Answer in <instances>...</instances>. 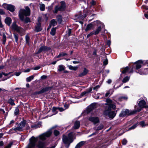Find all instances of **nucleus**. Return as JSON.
I'll list each match as a JSON object with an SVG mask.
<instances>
[{
	"label": "nucleus",
	"instance_id": "nucleus-17",
	"mask_svg": "<svg viewBox=\"0 0 148 148\" xmlns=\"http://www.w3.org/2000/svg\"><path fill=\"white\" fill-rule=\"evenodd\" d=\"M103 127V125L102 124H100L99 126L97 127H96L94 128L95 130L96 131L99 130H102Z\"/></svg>",
	"mask_w": 148,
	"mask_h": 148
},
{
	"label": "nucleus",
	"instance_id": "nucleus-20",
	"mask_svg": "<svg viewBox=\"0 0 148 148\" xmlns=\"http://www.w3.org/2000/svg\"><path fill=\"white\" fill-rule=\"evenodd\" d=\"M92 27V25L91 23H90L87 25L86 28L85 29V31H87L90 30Z\"/></svg>",
	"mask_w": 148,
	"mask_h": 148
},
{
	"label": "nucleus",
	"instance_id": "nucleus-11",
	"mask_svg": "<svg viewBox=\"0 0 148 148\" xmlns=\"http://www.w3.org/2000/svg\"><path fill=\"white\" fill-rule=\"evenodd\" d=\"M25 125V121L23 120L21 121L18 125L19 131H22L23 130V128Z\"/></svg>",
	"mask_w": 148,
	"mask_h": 148
},
{
	"label": "nucleus",
	"instance_id": "nucleus-36",
	"mask_svg": "<svg viewBox=\"0 0 148 148\" xmlns=\"http://www.w3.org/2000/svg\"><path fill=\"white\" fill-rule=\"evenodd\" d=\"M3 43L4 44L6 41V36L4 33H3Z\"/></svg>",
	"mask_w": 148,
	"mask_h": 148
},
{
	"label": "nucleus",
	"instance_id": "nucleus-38",
	"mask_svg": "<svg viewBox=\"0 0 148 148\" xmlns=\"http://www.w3.org/2000/svg\"><path fill=\"white\" fill-rule=\"evenodd\" d=\"M60 134V132L59 131L55 130L54 131V134L55 136H57L58 135Z\"/></svg>",
	"mask_w": 148,
	"mask_h": 148
},
{
	"label": "nucleus",
	"instance_id": "nucleus-14",
	"mask_svg": "<svg viewBox=\"0 0 148 148\" xmlns=\"http://www.w3.org/2000/svg\"><path fill=\"white\" fill-rule=\"evenodd\" d=\"M50 49V48L49 47H47L44 46H42L40 48L37 52V53H40L43 51L48 50Z\"/></svg>",
	"mask_w": 148,
	"mask_h": 148
},
{
	"label": "nucleus",
	"instance_id": "nucleus-47",
	"mask_svg": "<svg viewBox=\"0 0 148 148\" xmlns=\"http://www.w3.org/2000/svg\"><path fill=\"white\" fill-rule=\"evenodd\" d=\"M25 22L27 23L30 21V20L29 18L26 17L24 20Z\"/></svg>",
	"mask_w": 148,
	"mask_h": 148
},
{
	"label": "nucleus",
	"instance_id": "nucleus-58",
	"mask_svg": "<svg viewBox=\"0 0 148 148\" xmlns=\"http://www.w3.org/2000/svg\"><path fill=\"white\" fill-rule=\"evenodd\" d=\"M64 107L65 108V109H66L68 108L69 105L68 104H66L64 105Z\"/></svg>",
	"mask_w": 148,
	"mask_h": 148
},
{
	"label": "nucleus",
	"instance_id": "nucleus-54",
	"mask_svg": "<svg viewBox=\"0 0 148 148\" xmlns=\"http://www.w3.org/2000/svg\"><path fill=\"white\" fill-rule=\"evenodd\" d=\"M58 109V108L55 107H53L52 108V111L53 112H55Z\"/></svg>",
	"mask_w": 148,
	"mask_h": 148
},
{
	"label": "nucleus",
	"instance_id": "nucleus-40",
	"mask_svg": "<svg viewBox=\"0 0 148 148\" xmlns=\"http://www.w3.org/2000/svg\"><path fill=\"white\" fill-rule=\"evenodd\" d=\"M67 54L66 53H60L59 55L58 56L57 58H59L60 56H64L66 55H67Z\"/></svg>",
	"mask_w": 148,
	"mask_h": 148
},
{
	"label": "nucleus",
	"instance_id": "nucleus-39",
	"mask_svg": "<svg viewBox=\"0 0 148 148\" xmlns=\"http://www.w3.org/2000/svg\"><path fill=\"white\" fill-rule=\"evenodd\" d=\"M128 70V67L126 66L125 68L122 71L123 73H126Z\"/></svg>",
	"mask_w": 148,
	"mask_h": 148
},
{
	"label": "nucleus",
	"instance_id": "nucleus-37",
	"mask_svg": "<svg viewBox=\"0 0 148 148\" xmlns=\"http://www.w3.org/2000/svg\"><path fill=\"white\" fill-rule=\"evenodd\" d=\"M64 69V68L62 65H59V66L58 71H62Z\"/></svg>",
	"mask_w": 148,
	"mask_h": 148
},
{
	"label": "nucleus",
	"instance_id": "nucleus-32",
	"mask_svg": "<svg viewBox=\"0 0 148 148\" xmlns=\"http://www.w3.org/2000/svg\"><path fill=\"white\" fill-rule=\"evenodd\" d=\"M8 102L12 105H15L14 100L11 98L9 99Z\"/></svg>",
	"mask_w": 148,
	"mask_h": 148
},
{
	"label": "nucleus",
	"instance_id": "nucleus-19",
	"mask_svg": "<svg viewBox=\"0 0 148 148\" xmlns=\"http://www.w3.org/2000/svg\"><path fill=\"white\" fill-rule=\"evenodd\" d=\"M80 122L79 121H76L75 122V129H78L80 126Z\"/></svg>",
	"mask_w": 148,
	"mask_h": 148
},
{
	"label": "nucleus",
	"instance_id": "nucleus-4",
	"mask_svg": "<svg viewBox=\"0 0 148 148\" xmlns=\"http://www.w3.org/2000/svg\"><path fill=\"white\" fill-rule=\"evenodd\" d=\"M139 108H138L136 106L135 107V110L136 112H140L141 109L143 108H148V106L146 105V102L144 100H141L138 103Z\"/></svg>",
	"mask_w": 148,
	"mask_h": 148
},
{
	"label": "nucleus",
	"instance_id": "nucleus-42",
	"mask_svg": "<svg viewBox=\"0 0 148 148\" xmlns=\"http://www.w3.org/2000/svg\"><path fill=\"white\" fill-rule=\"evenodd\" d=\"M26 41L27 43L29 44V36L27 35L25 36Z\"/></svg>",
	"mask_w": 148,
	"mask_h": 148
},
{
	"label": "nucleus",
	"instance_id": "nucleus-33",
	"mask_svg": "<svg viewBox=\"0 0 148 148\" xmlns=\"http://www.w3.org/2000/svg\"><path fill=\"white\" fill-rule=\"evenodd\" d=\"M45 8V5L43 4H41L40 5V9L41 11H44Z\"/></svg>",
	"mask_w": 148,
	"mask_h": 148
},
{
	"label": "nucleus",
	"instance_id": "nucleus-5",
	"mask_svg": "<svg viewBox=\"0 0 148 148\" xmlns=\"http://www.w3.org/2000/svg\"><path fill=\"white\" fill-rule=\"evenodd\" d=\"M12 28L17 32L21 36L25 34L24 30L20 27H18L15 22L13 23Z\"/></svg>",
	"mask_w": 148,
	"mask_h": 148
},
{
	"label": "nucleus",
	"instance_id": "nucleus-18",
	"mask_svg": "<svg viewBox=\"0 0 148 148\" xmlns=\"http://www.w3.org/2000/svg\"><path fill=\"white\" fill-rule=\"evenodd\" d=\"M101 29V27L100 26L98 27L95 30L93 31V32L94 34H98Z\"/></svg>",
	"mask_w": 148,
	"mask_h": 148
},
{
	"label": "nucleus",
	"instance_id": "nucleus-48",
	"mask_svg": "<svg viewBox=\"0 0 148 148\" xmlns=\"http://www.w3.org/2000/svg\"><path fill=\"white\" fill-rule=\"evenodd\" d=\"M108 60L107 59L105 60L103 62V64L104 65H106L108 64Z\"/></svg>",
	"mask_w": 148,
	"mask_h": 148
},
{
	"label": "nucleus",
	"instance_id": "nucleus-24",
	"mask_svg": "<svg viewBox=\"0 0 148 148\" xmlns=\"http://www.w3.org/2000/svg\"><path fill=\"white\" fill-rule=\"evenodd\" d=\"M130 77L128 76H126L123 79L122 82L123 83H125L129 81Z\"/></svg>",
	"mask_w": 148,
	"mask_h": 148
},
{
	"label": "nucleus",
	"instance_id": "nucleus-29",
	"mask_svg": "<svg viewBox=\"0 0 148 148\" xmlns=\"http://www.w3.org/2000/svg\"><path fill=\"white\" fill-rule=\"evenodd\" d=\"M57 19L59 23H61L62 21V17L61 16H58L57 17Z\"/></svg>",
	"mask_w": 148,
	"mask_h": 148
},
{
	"label": "nucleus",
	"instance_id": "nucleus-57",
	"mask_svg": "<svg viewBox=\"0 0 148 148\" xmlns=\"http://www.w3.org/2000/svg\"><path fill=\"white\" fill-rule=\"evenodd\" d=\"M143 9H145L146 10H148V6L145 5H143L142 6Z\"/></svg>",
	"mask_w": 148,
	"mask_h": 148
},
{
	"label": "nucleus",
	"instance_id": "nucleus-23",
	"mask_svg": "<svg viewBox=\"0 0 148 148\" xmlns=\"http://www.w3.org/2000/svg\"><path fill=\"white\" fill-rule=\"evenodd\" d=\"M84 144V142L83 141L80 142L77 145L75 148H79L80 147L82 146Z\"/></svg>",
	"mask_w": 148,
	"mask_h": 148
},
{
	"label": "nucleus",
	"instance_id": "nucleus-16",
	"mask_svg": "<svg viewBox=\"0 0 148 148\" xmlns=\"http://www.w3.org/2000/svg\"><path fill=\"white\" fill-rule=\"evenodd\" d=\"M5 21L6 24L10 26L12 22V19L10 18L7 17L5 18Z\"/></svg>",
	"mask_w": 148,
	"mask_h": 148
},
{
	"label": "nucleus",
	"instance_id": "nucleus-50",
	"mask_svg": "<svg viewBox=\"0 0 148 148\" xmlns=\"http://www.w3.org/2000/svg\"><path fill=\"white\" fill-rule=\"evenodd\" d=\"M12 145V143H10L6 147V148H10Z\"/></svg>",
	"mask_w": 148,
	"mask_h": 148
},
{
	"label": "nucleus",
	"instance_id": "nucleus-3",
	"mask_svg": "<svg viewBox=\"0 0 148 148\" xmlns=\"http://www.w3.org/2000/svg\"><path fill=\"white\" fill-rule=\"evenodd\" d=\"M30 9L28 7L25 8V9H21L19 12V17L22 21L24 20V16H29L30 15Z\"/></svg>",
	"mask_w": 148,
	"mask_h": 148
},
{
	"label": "nucleus",
	"instance_id": "nucleus-35",
	"mask_svg": "<svg viewBox=\"0 0 148 148\" xmlns=\"http://www.w3.org/2000/svg\"><path fill=\"white\" fill-rule=\"evenodd\" d=\"M140 125L142 127H145L146 125H147V123H145L144 121H142L140 123Z\"/></svg>",
	"mask_w": 148,
	"mask_h": 148
},
{
	"label": "nucleus",
	"instance_id": "nucleus-7",
	"mask_svg": "<svg viewBox=\"0 0 148 148\" xmlns=\"http://www.w3.org/2000/svg\"><path fill=\"white\" fill-rule=\"evenodd\" d=\"M3 8L6 9L11 12H13L14 10L15 7L12 5L3 3L2 5Z\"/></svg>",
	"mask_w": 148,
	"mask_h": 148
},
{
	"label": "nucleus",
	"instance_id": "nucleus-62",
	"mask_svg": "<svg viewBox=\"0 0 148 148\" xmlns=\"http://www.w3.org/2000/svg\"><path fill=\"white\" fill-rule=\"evenodd\" d=\"M111 82H112V80L110 79H109L107 81V83L109 84L111 83Z\"/></svg>",
	"mask_w": 148,
	"mask_h": 148
},
{
	"label": "nucleus",
	"instance_id": "nucleus-64",
	"mask_svg": "<svg viewBox=\"0 0 148 148\" xmlns=\"http://www.w3.org/2000/svg\"><path fill=\"white\" fill-rule=\"evenodd\" d=\"M145 16L146 18H147V19H148V14H145Z\"/></svg>",
	"mask_w": 148,
	"mask_h": 148
},
{
	"label": "nucleus",
	"instance_id": "nucleus-27",
	"mask_svg": "<svg viewBox=\"0 0 148 148\" xmlns=\"http://www.w3.org/2000/svg\"><path fill=\"white\" fill-rule=\"evenodd\" d=\"M56 27H55L51 29V31L50 32V33L52 36H54L55 35L56 32Z\"/></svg>",
	"mask_w": 148,
	"mask_h": 148
},
{
	"label": "nucleus",
	"instance_id": "nucleus-6",
	"mask_svg": "<svg viewBox=\"0 0 148 148\" xmlns=\"http://www.w3.org/2000/svg\"><path fill=\"white\" fill-rule=\"evenodd\" d=\"M61 5L59 7L58 6L55 7L54 10V13H57L58 11H62L65 10V4L64 1H62L60 2Z\"/></svg>",
	"mask_w": 148,
	"mask_h": 148
},
{
	"label": "nucleus",
	"instance_id": "nucleus-44",
	"mask_svg": "<svg viewBox=\"0 0 148 148\" xmlns=\"http://www.w3.org/2000/svg\"><path fill=\"white\" fill-rule=\"evenodd\" d=\"M136 126H137L136 124L134 125L133 126H132L130 127L129 128V130H132V129H134L136 127Z\"/></svg>",
	"mask_w": 148,
	"mask_h": 148
},
{
	"label": "nucleus",
	"instance_id": "nucleus-10",
	"mask_svg": "<svg viewBox=\"0 0 148 148\" xmlns=\"http://www.w3.org/2000/svg\"><path fill=\"white\" fill-rule=\"evenodd\" d=\"M51 89V88L49 87H46L45 88H43L39 91H37L35 92L34 94H40L49 90Z\"/></svg>",
	"mask_w": 148,
	"mask_h": 148
},
{
	"label": "nucleus",
	"instance_id": "nucleus-2",
	"mask_svg": "<svg viewBox=\"0 0 148 148\" xmlns=\"http://www.w3.org/2000/svg\"><path fill=\"white\" fill-rule=\"evenodd\" d=\"M73 136L74 133L73 132L70 133L67 136L63 135V142L66 148H68L70 144L73 142Z\"/></svg>",
	"mask_w": 148,
	"mask_h": 148
},
{
	"label": "nucleus",
	"instance_id": "nucleus-13",
	"mask_svg": "<svg viewBox=\"0 0 148 148\" xmlns=\"http://www.w3.org/2000/svg\"><path fill=\"white\" fill-rule=\"evenodd\" d=\"M143 63V61L141 60H139L135 63V64H136V69L138 70L140 69L142 66L141 64Z\"/></svg>",
	"mask_w": 148,
	"mask_h": 148
},
{
	"label": "nucleus",
	"instance_id": "nucleus-21",
	"mask_svg": "<svg viewBox=\"0 0 148 148\" xmlns=\"http://www.w3.org/2000/svg\"><path fill=\"white\" fill-rule=\"evenodd\" d=\"M57 23L55 19H52L51 21L50 26H54L57 25Z\"/></svg>",
	"mask_w": 148,
	"mask_h": 148
},
{
	"label": "nucleus",
	"instance_id": "nucleus-15",
	"mask_svg": "<svg viewBox=\"0 0 148 148\" xmlns=\"http://www.w3.org/2000/svg\"><path fill=\"white\" fill-rule=\"evenodd\" d=\"M88 69L85 68H84L83 71L79 75V76L80 77H82L88 73Z\"/></svg>",
	"mask_w": 148,
	"mask_h": 148
},
{
	"label": "nucleus",
	"instance_id": "nucleus-31",
	"mask_svg": "<svg viewBox=\"0 0 148 148\" xmlns=\"http://www.w3.org/2000/svg\"><path fill=\"white\" fill-rule=\"evenodd\" d=\"M75 17L76 18H77V19H79V20L81 19H83L84 18L81 15V14H80L79 15V16L78 15H76Z\"/></svg>",
	"mask_w": 148,
	"mask_h": 148
},
{
	"label": "nucleus",
	"instance_id": "nucleus-52",
	"mask_svg": "<svg viewBox=\"0 0 148 148\" xmlns=\"http://www.w3.org/2000/svg\"><path fill=\"white\" fill-rule=\"evenodd\" d=\"M93 34H94L93 31L90 33V34H88V35H87V37L88 38V37H89L90 36H92V35H93Z\"/></svg>",
	"mask_w": 148,
	"mask_h": 148
},
{
	"label": "nucleus",
	"instance_id": "nucleus-9",
	"mask_svg": "<svg viewBox=\"0 0 148 148\" xmlns=\"http://www.w3.org/2000/svg\"><path fill=\"white\" fill-rule=\"evenodd\" d=\"M95 108H96L95 104L94 103H92L88 106L86 108V110L87 111V113L90 112L91 111L93 110Z\"/></svg>",
	"mask_w": 148,
	"mask_h": 148
},
{
	"label": "nucleus",
	"instance_id": "nucleus-60",
	"mask_svg": "<svg viewBox=\"0 0 148 148\" xmlns=\"http://www.w3.org/2000/svg\"><path fill=\"white\" fill-rule=\"evenodd\" d=\"M58 109L60 112L63 111L64 110V109L62 108H58Z\"/></svg>",
	"mask_w": 148,
	"mask_h": 148
},
{
	"label": "nucleus",
	"instance_id": "nucleus-28",
	"mask_svg": "<svg viewBox=\"0 0 148 148\" xmlns=\"http://www.w3.org/2000/svg\"><path fill=\"white\" fill-rule=\"evenodd\" d=\"M128 98L126 96H122L119 98V100L120 101H122L123 100H127Z\"/></svg>",
	"mask_w": 148,
	"mask_h": 148
},
{
	"label": "nucleus",
	"instance_id": "nucleus-46",
	"mask_svg": "<svg viewBox=\"0 0 148 148\" xmlns=\"http://www.w3.org/2000/svg\"><path fill=\"white\" fill-rule=\"evenodd\" d=\"M100 86L99 85H97L95 87H94L93 88L94 90H95L96 91H97V90L99 88Z\"/></svg>",
	"mask_w": 148,
	"mask_h": 148
},
{
	"label": "nucleus",
	"instance_id": "nucleus-61",
	"mask_svg": "<svg viewBox=\"0 0 148 148\" xmlns=\"http://www.w3.org/2000/svg\"><path fill=\"white\" fill-rule=\"evenodd\" d=\"M69 68L71 70H73L74 69V67L71 65L69 66Z\"/></svg>",
	"mask_w": 148,
	"mask_h": 148
},
{
	"label": "nucleus",
	"instance_id": "nucleus-22",
	"mask_svg": "<svg viewBox=\"0 0 148 148\" xmlns=\"http://www.w3.org/2000/svg\"><path fill=\"white\" fill-rule=\"evenodd\" d=\"M138 73L140 75H146L148 73V69H146L144 70L143 72H141V71H139Z\"/></svg>",
	"mask_w": 148,
	"mask_h": 148
},
{
	"label": "nucleus",
	"instance_id": "nucleus-25",
	"mask_svg": "<svg viewBox=\"0 0 148 148\" xmlns=\"http://www.w3.org/2000/svg\"><path fill=\"white\" fill-rule=\"evenodd\" d=\"M34 78V76L33 75L31 76L27 77L26 79V81L27 82H30Z\"/></svg>",
	"mask_w": 148,
	"mask_h": 148
},
{
	"label": "nucleus",
	"instance_id": "nucleus-34",
	"mask_svg": "<svg viewBox=\"0 0 148 148\" xmlns=\"http://www.w3.org/2000/svg\"><path fill=\"white\" fill-rule=\"evenodd\" d=\"M19 111L18 108L17 107L15 108V109L14 112V114L15 115H17L18 114Z\"/></svg>",
	"mask_w": 148,
	"mask_h": 148
},
{
	"label": "nucleus",
	"instance_id": "nucleus-1",
	"mask_svg": "<svg viewBox=\"0 0 148 148\" xmlns=\"http://www.w3.org/2000/svg\"><path fill=\"white\" fill-rule=\"evenodd\" d=\"M106 101L107 103H105L106 106L103 114L106 116H108L110 118L113 119L115 117L116 113L115 111H111V108L114 109L115 108V105L110 99H107Z\"/></svg>",
	"mask_w": 148,
	"mask_h": 148
},
{
	"label": "nucleus",
	"instance_id": "nucleus-30",
	"mask_svg": "<svg viewBox=\"0 0 148 148\" xmlns=\"http://www.w3.org/2000/svg\"><path fill=\"white\" fill-rule=\"evenodd\" d=\"M126 115H127L125 111H122L119 115L120 117H124Z\"/></svg>",
	"mask_w": 148,
	"mask_h": 148
},
{
	"label": "nucleus",
	"instance_id": "nucleus-8",
	"mask_svg": "<svg viewBox=\"0 0 148 148\" xmlns=\"http://www.w3.org/2000/svg\"><path fill=\"white\" fill-rule=\"evenodd\" d=\"M88 120L93 123L94 124H95L99 122V120L98 117H97L91 116L89 117Z\"/></svg>",
	"mask_w": 148,
	"mask_h": 148
},
{
	"label": "nucleus",
	"instance_id": "nucleus-59",
	"mask_svg": "<svg viewBox=\"0 0 148 148\" xmlns=\"http://www.w3.org/2000/svg\"><path fill=\"white\" fill-rule=\"evenodd\" d=\"M47 77V76L45 75H43L41 77V79H45Z\"/></svg>",
	"mask_w": 148,
	"mask_h": 148
},
{
	"label": "nucleus",
	"instance_id": "nucleus-53",
	"mask_svg": "<svg viewBox=\"0 0 148 148\" xmlns=\"http://www.w3.org/2000/svg\"><path fill=\"white\" fill-rule=\"evenodd\" d=\"M126 114L127 115H129L130 114L129 112L130 111L126 109L125 110Z\"/></svg>",
	"mask_w": 148,
	"mask_h": 148
},
{
	"label": "nucleus",
	"instance_id": "nucleus-12",
	"mask_svg": "<svg viewBox=\"0 0 148 148\" xmlns=\"http://www.w3.org/2000/svg\"><path fill=\"white\" fill-rule=\"evenodd\" d=\"M41 18L40 17H39L38 18V22L37 24V26H36L35 28V30L37 32L40 31L42 30L41 24L39 22V21L41 20Z\"/></svg>",
	"mask_w": 148,
	"mask_h": 148
},
{
	"label": "nucleus",
	"instance_id": "nucleus-26",
	"mask_svg": "<svg viewBox=\"0 0 148 148\" xmlns=\"http://www.w3.org/2000/svg\"><path fill=\"white\" fill-rule=\"evenodd\" d=\"M92 90V88H90L89 89H88L86 91L82 93L83 95H84L86 94L89 93Z\"/></svg>",
	"mask_w": 148,
	"mask_h": 148
},
{
	"label": "nucleus",
	"instance_id": "nucleus-41",
	"mask_svg": "<svg viewBox=\"0 0 148 148\" xmlns=\"http://www.w3.org/2000/svg\"><path fill=\"white\" fill-rule=\"evenodd\" d=\"M112 91V90H109L108 91H107V92L105 94L106 97H107L109 95H110L112 94V93H110V91Z\"/></svg>",
	"mask_w": 148,
	"mask_h": 148
},
{
	"label": "nucleus",
	"instance_id": "nucleus-56",
	"mask_svg": "<svg viewBox=\"0 0 148 148\" xmlns=\"http://www.w3.org/2000/svg\"><path fill=\"white\" fill-rule=\"evenodd\" d=\"M31 127L32 128H35V129L36 128L38 127H39V126H38L37 125H32L31 126Z\"/></svg>",
	"mask_w": 148,
	"mask_h": 148
},
{
	"label": "nucleus",
	"instance_id": "nucleus-49",
	"mask_svg": "<svg viewBox=\"0 0 148 148\" xmlns=\"http://www.w3.org/2000/svg\"><path fill=\"white\" fill-rule=\"evenodd\" d=\"M127 141L126 140L124 139L122 140V143L123 145H125L127 143Z\"/></svg>",
	"mask_w": 148,
	"mask_h": 148
},
{
	"label": "nucleus",
	"instance_id": "nucleus-43",
	"mask_svg": "<svg viewBox=\"0 0 148 148\" xmlns=\"http://www.w3.org/2000/svg\"><path fill=\"white\" fill-rule=\"evenodd\" d=\"M14 38H15V39L16 42H17L18 41V34H14Z\"/></svg>",
	"mask_w": 148,
	"mask_h": 148
},
{
	"label": "nucleus",
	"instance_id": "nucleus-51",
	"mask_svg": "<svg viewBox=\"0 0 148 148\" xmlns=\"http://www.w3.org/2000/svg\"><path fill=\"white\" fill-rule=\"evenodd\" d=\"M11 130H14L15 131H19V129H18V127H15V128H12Z\"/></svg>",
	"mask_w": 148,
	"mask_h": 148
},
{
	"label": "nucleus",
	"instance_id": "nucleus-63",
	"mask_svg": "<svg viewBox=\"0 0 148 148\" xmlns=\"http://www.w3.org/2000/svg\"><path fill=\"white\" fill-rule=\"evenodd\" d=\"M91 4L92 5H94L95 4V2L94 1H92L91 2Z\"/></svg>",
	"mask_w": 148,
	"mask_h": 148
},
{
	"label": "nucleus",
	"instance_id": "nucleus-55",
	"mask_svg": "<svg viewBox=\"0 0 148 148\" xmlns=\"http://www.w3.org/2000/svg\"><path fill=\"white\" fill-rule=\"evenodd\" d=\"M40 68V67L39 66H37L36 67H35L34 68H33V69L34 70H38Z\"/></svg>",
	"mask_w": 148,
	"mask_h": 148
},
{
	"label": "nucleus",
	"instance_id": "nucleus-45",
	"mask_svg": "<svg viewBox=\"0 0 148 148\" xmlns=\"http://www.w3.org/2000/svg\"><path fill=\"white\" fill-rule=\"evenodd\" d=\"M25 127L26 129L27 130L29 129L30 128V127L29 126V124L26 123V121H25Z\"/></svg>",
	"mask_w": 148,
	"mask_h": 148
}]
</instances>
